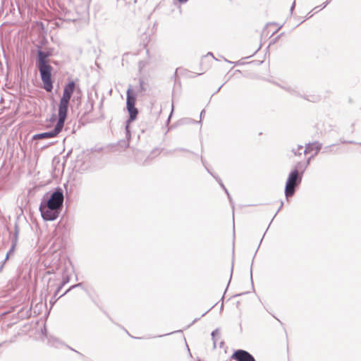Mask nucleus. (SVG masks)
<instances>
[{
    "mask_svg": "<svg viewBox=\"0 0 361 361\" xmlns=\"http://www.w3.org/2000/svg\"><path fill=\"white\" fill-rule=\"evenodd\" d=\"M341 143H350V144L354 143L353 141H346L345 140H341Z\"/></svg>",
    "mask_w": 361,
    "mask_h": 361,
    "instance_id": "nucleus-29",
    "label": "nucleus"
},
{
    "mask_svg": "<svg viewBox=\"0 0 361 361\" xmlns=\"http://www.w3.org/2000/svg\"><path fill=\"white\" fill-rule=\"evenodd\" d=\"M281 87L283 89H284L285 90H286L288 92H289L290 94L296 96V97H302L306 100H308V101H310L312 102H315L319 100L318 96L313 95V96H311L310 97H309L305 94H302L301 91L297 86L288 85V86H282Z\"/></svg>",
    "mask_w": 361,
    "mask_h": 361,
    "instance_id": "nucleus-7",
    "label": "nucleus"
},
{
    "mask_svg": "<svg viewBox=\"0 0 361 361\" xmlns=\"http://www.w3.org/2000/svg\"><path fill=\"white\" fill-rule=\"evenodd\" d=\"M157 153V151H152L151 154H147L145 152L141 150H136L135 152V159L137 164L141 165H147L150 163L152 160L153 157H152V154Z\"/></svg>",
    "mask_w": 361,
    "mask_h": 361,
    "instance_id": "nucleus-8",
    "label": "nucleus"
},
{
    "mask_svg": "<svg viewBox=\"0 0 361 361\" xmlns=\"http://www.w3.org/2000/svg\"><path fill=\"white\" fill-rule=\"evenodd\" d=\"M72 350H73V351L76 352V353L80 354L78 351H76V350H73V349H72Z\"/></svg>",
    "mask_w": 361,
    "mask_h": 361,
    "instance_id": "nucleus-41",
    "label": "nucleus"
},
{
    "mask_svg": "<svg viewBox=\"0 0 361 361\" xmlns=\"http://www.w3.org/2000/svg\"><path fill=\"white\" fill-rule=\"evenodd\" d=\"M283 203L281 202L280 207L279 208L277 212L282 208Z\"/></svg>",
    "mask_w": 361,
    "mask_h": 361,
    "instance_id": "nucleus-37",
    "label": "nucleus"
},
{
    "mask_svg": "<svg viewBox=\"0 0 361 361\" xmlns=\"http://www.w3.org/2000/svg\"><path fill=\"white\" fill-rule=\"evenodd\" d=\"M69 103L70 101L60 99L58 110L59 118L56 124L62 128L64 126V123L67 118Z\"/></svg>",
    "mask_w": 361,
    "mask_h": 361,
    "instance_id": "nucleus-5",
    "label": "nucleus"
},
{
    "mask_svg": "<svg viewBox=\"0 0 361 361\" xmlns=\"http://www.w3.org/2000/svg\"><path fill=\"white\" fill-rule=\"evenodd\" d=\"M201 161H202L203 166H204V168L206 169V170L207 171V172L209 173H210L216 179V180L219 183L220 186L223 189H225L226 187L224 185V183H222V180H221V178L218 176H216V175L214 174L212 172H211L210 170L207 167V166L205 164V161H204V160L202 157H201Z\"/></svg>",
    "mask_w": 361,
    "mask_h": 361,
    "instance_id": "nucleus-14",
    "label": "nucleus"
},
{
    "mask_svg": "<svg viewBox=\"0 0 361 361\" xmlns=\"http://www.w3.org/2000/svg\"><path fill=\"white\" fill-rule=\"evenodd\" d=\"M70 281V276L68 275H64L63 276V281L61 282V286H64L66 283H68Z\"/></svg>",
    "mask_w": 361,
    "mask_h": 361,
    "instance_id": "nucleus-20",
    "label": "nucleus"
},
{
    "mask_svg": "<svg viewBox=\"0 0 361 361\" xmlns=\"http://www.w3.org/2000/svg\"><path fill=\"white\" fill-rule=\"evenodd\" d=\"M205 114V110H202L201 112H200V118H202Z\"/></svg>",
    "mask_w": 361,
    "mask_h": 361,
    "instance_id": "nucleus-32",
    "label": "nucleus"
},
{
    "mask_svg": "<svg viewBox=\"0 0 361 361\" xmlns=\"http://www.w3.org/2000/svg\"><path fill=\"white\" fill-rule=\"evenodd\" d=\"M73 21L70 19L66 20L61 18H56L53 22L54 27L57 28H67V25L70 24Z\"/></svg>",
    "mask_w": 361,
    "mask_h": 361,
    "instance_id": "nucleus-12",
    "label": "nucleus"
},
{
    "mask_svg": "<svg viewBox=\"0 0 361 361\" xmlns=\"http://www.w3.org/2000/svg\"><path fill=\"white\" fill-rule=\"evenodd\" d=\"M295 1H294L293 4H292V6H291V7H290V13H292L293 11V10L295 8Z\"/></svg>",
    "mask_w": 361,
    "mask_h": 361,
    "instance_id": "nucleus-28",
    "label": "nucleus"
},
{
    "mask_svg": "<svg viewBox=\"0 0 361 361\" xmlns=\"http://www.w3.org/2000/svg\"><path fill=\"white\" fill-rule=\"evenodd\" d=\"M322 147V144L316 141V142H314L312 143H308L306 145L305 149L303 152H304V154H307V153H310V152L314 150L315 153H314V156H316L318 154V152L320 151Z\"/></svg>",
    "mask_w": 361,
    "mask_h": 361,
    "instance_id": "nucleus-11",
    "label": "nucleus"
},
{
    "mask_svg": "<svg viewBox=\"0 0 361 361\" xmlns=\"http://www.w3.org/2000/svg\"><path fill=\"white\" fill-rule=\"evenodd\" d=\"M14 231H19V227H18V224L17 222H16V224H15Z\"/></svg>",
    "mask_w": 361,
    "mask_h": 361,
    "instance_id": "nucleus-30",
    "label": "nucleus"
},
{
    "mask_svg": "<svg viewBox=\"0 0 361 361\" xmlns=\"http://www.w3.org/2000/svg\"><path fill=\"white\" fill-rule=\"evenodd\" d=\"M207 55L212 56L214 59L216 60L212 52H208Z\"/></svg>",
    "mask_w": 361,
    "mask_h": 361,
    "instance_id": "nucleus-34",
    "label": "nucleus"
},
{
    "mask_svg": "<svg viewBox=\"0 0 361 361\" xmlns=\"http://www.w3.org/2000/svg\"><path fill=\"white\" fill-rule=\"evenodd\" d=\"M222 86H223V85H221V86L218 88V90H217V91H216V92H219V91L220 90V89L222 87Z\"/></svg>",
    "mask_w": 361,
    "mask_h": 361,
    "instance_id": "nucleus-39",
    "label": "nucleus"
},
{
    "mask_svg": "<svg viewBox=\"0 0 361 361\" xmlns=\"http://www.w3.org/2000/svg\"><path fill=\"white\" fill-rule=\"evenodd\" d=\"M329 4V1H326V2H324L321 6H319V7H321V9H323L328 4ZM319 6H316L315 8H314L313 10H316L317 8H318Z\"/></svg>",
    "mask_w": 361,
    "mask_h": 361,
    "instance_id": "nucleus-22",
    "label": "nucleus"
},
{
    "mask_svg": "<svg viewBox=\"0 0 361 361\" xmlns=\"http://www.w3.org/2000/svg\"><path fill=\"white\" fill-rule=\"evenodd\" d=\"M19 231H14L13 236L12 238V245L10 250L7 252L4 262L8 258L9 255L13 252L18 242Z\"/></svg>",
    "mask_w": 361,
    "mask_h": 361,
    "instance_id": "nucleus-13",
    "label": "nucleus"
},
{
    "mask_svg": "<svg viewBox=\"0 0 361 361\" xmlns=\"http://www.w3.org/2000/svg\"><path fill=\"white\" fill-rule=\"evenodd\" d=\"M219 335V329H215L214 330L212 334H211V336H212V341H213V347L214 348H216V336Z\"/></svg>",
    "mask_w": 361,
    "mask_h": 361,
    "instance_id": "nucleus-16",
    "label": "nucleus"
},
{
    "mask_svg": "<svg viewBox=\"0 0 361 361\" xmlns=\"http://www.w3.org/2000/svg\"><path fill=\"white\" fill-rule=\"evenodd\" d=\"M231 273H233V267H231ZM231 277H232V274H231V275H230V279H231ZM230 281L231 280H229L228 283H230Z\"/></svg>",
    "mask_w": 361,
    "mask_h": 361,
    "instance_id": "nucleus-36",
    "label": "nucleus"
},
{
    "mask_svg": "<svg viewBox=\"0 0 361 361\" xmlns=\"http://www.w3.org/2000/svg\"><path fill=\"white\" fill-rule=\"evenodd\" d=\"M188 0H178V1L180 4L186 3Z\"/></svg>",
    "mask_w": 361,
    "mask_h": 361,
    "instance_id": "nucleus-33",
    "label": "nucleus"
},
{
    "mask_svg": "<svg viewBox=\"0 0 361 361\" xmlns=\"http://www.w3.org/2000/svg\"><path fill=\"white\" fill-rule=\"evenodd\" d=\"M176 151H183V152H191L190 151L186 149H183V148H180V149H174V152Z\"/></svg>",
    "mask_w": 361,
    "mask_h": 361,
    "instance_id": "nucleus-27",
    "label": "nucleus"
},
{
    "mask_svg": "<svg viewBox=\"0 0 361 361\" xmlns=\"http://www.w3.org/2000/svg\"><path fill=\"white\" fill-rule=\"evenodd\" d=\"M301 168L302 163L298 162L296 167L288 174L284 191L286 198L293 196L297 187H298L302 181L303 171L299 172V169Z\"/></svg>",
    "mask_w": 361,
    "mask_h": 361,
    "instance_id": "nucleus-4",
    "label": "nucleus"
},
{
    "mask_svg": "<svg viewBox=\"0 0 361 361\" xmlns=\"http://www.w3.org/2000/svg\"><path fill=\"white\" fill-rule=\"evenodd\" d=\"M209 310H209L208 311H207L205 313L202 314V317H203V316H204V315L207 314V312H208Z\"/></svg>",
    "mask_w": 361,
    "mask_h": 361,
    "instance_id": "nucleus-40",
    "label": "nucleus"
},
{
    "mask_svg": "<svg viewBox=\"0 0 361 361\" xmlns=\"http://www.w3.org/2000/svg\"><path fill=\"white\" fill-rule=\"evenodd\" d=\"M83 288V284L82 283H78L77 284H75L72 286H71L63 294H62L61 295L59 296V298L62 297L63 295H64L65 294H66L67 293H68L70 290H71L73 288Z\"/></svg>",
    "mask_w": 361,
    "mask_h": 361,
    "instance_id": "nucleus-18",
    "label": "nucleus"
},
{
    "mask_svg": "<svg viewBox=\"0 0 361 361\" xmlns=\"http://www.w3.org/2000/svg\"><path fill=\"white\" fill-rule=\"evenodd\" d=\"M146 90V88L144 85V82L142 79L140 80L139 86L137 88V92H142Z\"/></svg>",
    "mask_w": 361,
    "mask_h": 361,
    "instance_id": "nucleus-19",
    "label": "nucleus"
},
{
    "mask_svg": "<svg viewBox=\"0 0 361 361\" xmlns=\"http://www.w3.org/2000/svg\"><path fill=\"white\" fill-rule=\"evenodd\" d=\"M75 90V82L71 80L66 84L63 87V95L61 99L70 101Z\"/></svg>",
    "mask_w": 361,
    "mask_h": 361,
    "instance_id": "nucleus-10",
    "label": "nucleus"
},
{
    "mask_svg": "<svg viewBox=\"0 0 361 361\" xmlns=\"http://www.w3.org/2000/svg\"><path fill=\"white\" fill-rule=\"evenodd\" d=\"M49 342L50 345L54 348H59L60 346L63 345V343L61 341L56 338H50Z\"/></svg>",
    "mask_w": 361,
    "mask_h": 361,
    "instance_id": "nucleus-15",
    "label": "nucleus"
},
{
    "mask_svg": "<svg viewBox=\"0 0 361 361\" xmlns=\"http://www.w3.org/2000/svg\"><path fill=\"white\" fill-rule=\"evenodd\" d=\"M334 145H329V146H326L324 148V150L322 152V153H329L331 152V148L332 146H334Z\"/></svg>",
    "mask_w": 361,
    "mask_h": 361,
    "instance_id": "nucleus-21",
    "label": "nucleus"
},
{
    "mask_svg": "<svg viewBox=\"0 0 361 361\" xmlns=\"http://www.w3.org/2000/svg\"><path fill=\"white\" fill-rule=\"evenodd\" d=\"M231 359L235 361H256L252 354L243 349L235 350L231 355Z\"/></svg>",
    "mask_w": 361,
    "mask_h": 361,
    "instance_id": "nucleus-6",
    "label": "nucleus"
},
{
    "mask_svg": "<svg viewBox=\"0 0 361 361\" xmlns=\"http://www.w3.org/2000/svg\"><path fill=\"white\" fill-rule=\"evenodd\" d=\"M250 275H251V280H252V269L250 270Z\"/></svg>",
    "mask_w": 361,
    "mask_h": 361,
    "instance_id": "nucleus-38",
    "label": "nucleus"
},
{
    "mask_svg": "<svg viewBox=\"0 0 361 361\" xmlns=\"http://www.w3.org/2000/svg\"><path fill=\"white\" fill-rule=\"evenodd\" d=\"M36 66L40 74L43 88L48 92H51L54 82L51 78L53 67L49 63L45 51H42L41 47L37 50Z\"/></svg>",
    "mask_w": 361,
    "mask_h": 361,
    "instance_id": "nucleus-2",
    "label": "nucleus"
},
{
    "mask_svg": "<svg viewBox=\"0 0 361 361\" xmlns=\"http://www.w3.org/2000/svg\"><path fill=\"white\" fill-rule=\"evenodd\" d=\"M4 262H3V263L0 265V272L2 271L3 267H4Z\"/></svg>",
    "mask_w": 361,
    "mask_h": 361,
    "instance_id": "nucleus-35",
    "label": "nucleus"
},
{
    "mask_svg": "<svg viewBox=\"0 0 361 361\" xmlns=\"http://www.w3.org/2000/svg\"><path fill=\"white\" fill-rule=\"evenodd\" d=\"M152 154H152L151 155L152 156ZM154 157H157V154H154V157H152L154 158Z\"/></svg>",
    "mask_w": 361,
    "mask_h": 361,
    "instance_id": "nucleus-43",
    "label": "nucleus"
},
{
    "mask_svg": "<svg viewBox=\"0 0 361 361\" xmlns=\"http://www.w3.org/2000/svg\"><path fill=\"white\" fill-rule=\"evenodd\" d=\"M62 129L63 128L61 127L56 124L54 129L51 130L50 131L36 134L33 136V139L38 140L55 137L61 132Z\"/></svg>",
    "mask_w": 361,
    "mask_h": 361,
    "instance_id": "nucleus-9",
    "label": "nucleus"
},
{
    "mask_svg": "<svg viewBox=\"0 0 361 361\" xmlns=\"http://www.w3.org/2000/svg\"><path fill=\"white\" fill-rule=\"evenodd\" d=\"M303 146L302 145H298L296 147H293L291 149V152L294 154V155H301L300 151L302 149Z\"/></svg>",
    "mask_w": 361,
    "mask_h": 361,
    "instance_id": "nucleus-17",
    "label": "nucleus"
},
{
    "mask_svg": "<svg viewBox=\"0 0 361 361\" xmlns=\"http://www.w3.org/2000/svg\"><path fill=\"white\" fill-rule=\"evenodd\" d=\"M64 195L63 190L58 187L52 192H47L42 198L39 212L44 221H54L63 207Z\"/></svg>",
    "mask_w": 361,
    "mask_h": 361,
    "instance_id": "nucleus-1",
    "label": "nucleus"
},
{
    "mask_svg": "<svg viewBox=\"0 0 361 361\" xmlns=\"http://www.w3.org/2000/svg\"><path fill=\"white\" fill-rule=\"evenodd\" d=\"M313 157H314V155H313V156H312V157H310V158H308V159L307 160V161H306V163H305V166L303 167V169H302V168L300 169H302V171H303V172L305 171V170L306 169V168L307 167V166L310 164V160H311V159H312Z\"/></svg>",
    "mask_w": 361,
    "mask_h": 361,
    "instance_id": "nucleus-23",
    "label": "nucleus"
},
{
    "mask_svg": "<svg viewBox=\"0 0 361 361\" xmlns=\"http://www.w3.org/2000/svg\"><path fill=\"white\" fill-rule=\"evenodd\" d=\"M63 287V286H61V284H60V285L59 286V287L56 288V291H55V293H54V297H56V296L59 294V291L61 290V289Z\"/></svg>",
    "mask_w": 361,
    "mask_h": 361,
    "instance_id": "nucleus-24",
    "label": "nucleus"
},
{
    "mask_svg": "<svg viewBox=\"0 0 361 361\" xmlns=\"http://www.w3.org/2000/svg\"><path fill=\"white\" fill-rule=\"evenodd\" d=\"M224 191H225V192L226 193V195H227V196H228V199H229V201H230L231 204H232V203H233V202H232V198H231V195H230V194H229V192H228V190H227L226 188H225V189H224Z\"/></svg>",
    "mask_w": 361,
    "mask_h": 361,
    "instance_id": "nucleus-25",
    "label": "nucleus"
},
{
    "mask_svg": "<svg viewBox=\"0 0 361 361\" xmlns=\"http://www.w3.org/2000/svg\"><path fill=\"white\" fill-rule=\"evenodd\" d=\"M126 94V108L129 114V118L126 121L125 127L126 140H122L118 142V145L125 149L129 147V141L131 137L130 123L137 118L138 114V109L135 107L136 94L132 90L131 85L127 90Z\"/></svg>",
    "mask_w": 361,
    "mask_h": 361,
    "instance_id": "nucleus-3",
    "label": "nucleus"
},
{
    "mask_svg": "<svg viewBox=\"0 0 361 361\" xmlns=\"http://www.w3.org/2000/svg\"><path fill=\"white\" fill-rule=\"evenodd\" d=\"M54 270H51H51H48V271H46L45 274L46 275H49V274H54Z\"/></svg>",
    "mask_w": 361,
    "mask_h": 361,
    "instance_id": "nucleus-31",
    "label": "nucleus"
},
{
    "mask_svg": "<svg viewBox=\"0 0 361 361\" xmlns=\"http://www.w3.org/2000/svg\"><path fill=\"white\" fill-rule=\"evenodd\" d=\"M45 54H47V56L49 59L52 55V53L51 51L48 50L45 51Z\"/></svg>",
    "mask_w": 361,
    "mask_h": 361,
    "instance_id": "nucleus-26",
    "label": "nucleus"
},
{
    "mask_svg": "<svg viewBox=\"0 0 361 361\" xmlns=\"http://www.w3.org/2000/svg\"><path fill=\"white\" fill-rule=\"evenodd\" d=\"M197 320V319H194V322L192 323L195 322Z\"/></svg>",
    "mask_w": 361,
    "mask_h": 361,
    "instance_id": "nucleus-42",
    "label": "nucleus"
}]
</instances>
